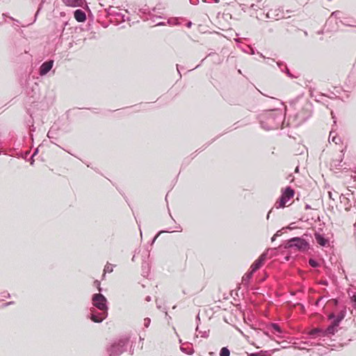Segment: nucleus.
Wrapping results in <instances>:
<instances>
[{
    "label": "nucleus",
    "mask_w": 356,
    "mask_h": 356,
    "mask_svg": "<svg viewBox=\"0 0 356 356\" xmlns=\"http://www.w3.org/2000/svg\"><path fill=\"white\" fill-rule=\"evenodd\" d=\"M295 195L294 191L291 187H286L282 193V195L279 200H277L275 207L277 209L284 208L287 205H290L289 200L293 197Z\"/></svg>",
    "instance_id": "obj_1"
},
{
    "label": "nucleus",
    "mask_w": 356,
    "mask_h": 356,
    "mask_svg": "<svg viewBox=\"0 0 356 356\" xmlns=\"http://www.w3.org/2000/svg\"><path fill=\"white\" fill-rule=\"evenodd\" d=\"M309 246L308 243L305 240L299 237H294L289 239L286 245V248L296 249L299 251H305L307 250Z\"/></svg>",
    "instance_id": "obj_2"
},
{
    "label": "nucleus",
    "mask_w": 356,
    "mask_h": 356,
    "mask_svg": "<svg viewBox=\"0 0 356 356\" xmlns=\"http://www.w3.org/2000/svg\"><path fill=\"white\" fill-rule=\"evenodd\" d=\"M106 299L105 297L100 294H95L92 298V303L93 305L97 307L99 309L102 311H105L107 307L106 305Z\"/></svg>",
    "instance_id": "obj_3"
},
{
    "label": "nucleus",
    "mask_w": 356,
    "mask_h": 356,
    "mask_svg": "<svg viewBox=\"0 0 356 356\" xmlns=\"http://www.w3.org/2000/svg\"><path fill=\"white\" fill-rule=\"evenodd\" d=\"M266 258V254H262L256 261H254V262L250 266L251 273H254L264 265Z\"/></svg>",
    "instance_id": "obj_4"
},
{
    "label": "nucleus",
    "mask_w": 356,
    "mask_h": 356,
    "mask_svg": "<svg viewBox=\"0 0 356 356\" xmlns=\"http://www.w3.org/2000/svg\"><path fill=\"white\" fill-rule=\"evenodd\" d=\"M53 64V60H49L42 63L40 67V74L42 76L47 74L52 68Z\"/></svg>",
    "instance_id": "obj_5"
},
{
    "label": "nucleus",
    "mask_w": 356,
    "mask_h": 356,
    "mask_svg": "<svg viewBox=\"0 0 356 356\" xmlns=\"http://www.w3.org/2000/svg\"><path fill=\"white\" fill-rule=\"evenodd\" d=\"M64 3L71 7H81L85 3V0H63Z\"/></svg>",
    "instance_id": "obj_6"
},
{
    "label": "nucleus",
    "mask_w": 356,
    "mask_h": 356,
    "mask_svg": "<svg viewBox=\"0 0 356 356\" xmlns=\"http://www.w3.org/2000/svg\"><path fill=\"white\" fill-rule=\"evenodd\" d=\"M75 19L79 22H83L86 19V13L81 10H76L74 13Z\"/></svg>",
    "instance_id": "obj_7"
},
{
    "label": "nucleus",
    "mask_w": 356,
    "mask_h": 356,
    "mask_svg": "<svg viewBox=\"0 0 356 356\" xmlns=\"http://www.w3.org/2000/svg\"><path fill=\"white\" fill-rule=\"evenodd\" d=\"M315 238L316 242L322 246H325L327 243V240L324 238V237L319 234H315Z\"/></svg>",
    "instance_id": "obj_8"
},
{
    "label": "nucleus",
    "mask_w": 356,
    "mask_h": 356,
    "mask_svg": "<svg viewBox=\"0 0 356 356\" xmlns=\"http://www.w3.org/2000/svg\"><path fill=\"white\" fill-rule=\"evenodd\" d=\"M104 314H105V312H104V313L101 314L100 316H96V315L92 314L91 316V320L95 323H100L105 318Z\"/></svg>",
    "instance_id": "obj_9"
},
{
    "label": "nucleus",
    "mask_w": 356,
    "mask_h": 356,
    "mask_svg": "<svg viewBox=\"0 0 356 356\" xmlns=\"http://www.w3.org/2000/svg\"><path fill=\"white\" fill-rule=\"evenodd\" d=\"M337 326L334 325L332 323L325 330L326 334H334V333L337 331Z\"/></svg>",
    "instance_id": "obj_10"
},
{
    "label": "nucleus",
    "mask_w": 356,
    "mask_h": 356,
    "mask_svg": "<svg viewBox=\"0 0 356 356\" xmlns=\"http://www.w3.org/2000/svg\"><path fill=\"white\" fill-rule=\"evenodd\" d=\"M248 356H271V355L268 351H260L256 353H250Z\"/></svg>",
    "instance_id": "obj_11"
},
{
    "label": "nucleus",
    "mask_w": 356,
    "mask_h": 356,
    "mask_svg": "<svg viewBox=\"0 0 356 356\" xmlns=\"http://www.w3.org/2000/svg\"><path fill=\"white\" fill-rule=\"evenodd\" d=\"M230 353L227 348L224 347L220 350V356H229Z\"/></svg>",
    "instance_id": "obj_12"
},
{
    "label": "nucleus",
    "mask_w": 356,
    "mask_h": 356,
    "mask_svg": "<svg viewBox=\"0 0 356 356\" xmlns=\"http://www.w3.org/2000/svg\"><path fill=\"white\" fill-rule=\"evenodd\" d=\"M309 264L311 266L314 267V268H316V267H318V263L317 261H316L315 260L312 259H310L309 260Z\"/></svg>",
    "instance_id": "obj_13"
},
{
    "label": "nucleus",
    "mask_w": 356,
    "mask_h": 356,
    "mask_svg": "<svg viewBox=\"0 0 356 356\" xmlns=\"http://www.w3.org/2000/svg\"><path fill=\"white\" fill-rule=\"evenodd\" d=\"M341 321V318H334L333 322H332V324H334V325L336 326H339V323Z\"/></svg>",
    "instance_id": "obj_14"
},
{
    "label": "nucleus",
    "mask_w": 356,
    "mask_h": 356,
    "mask_svg": "<svg viewBox=\"0 0 356 356\" xmlns=\"http://www.w3.org/2000/svg\"><path fill=\"white\" fill-rule=\"evenodd\" d=\"M334 318H335V316H334V314L333 313H332V314H330L329 315V318L330 319Z\"/></svg>",
    "instance_id": "obj_15"
},
{
    "label": "nucleus",
    "mask_w": 356,
    "mask_h": 356,
    "mask_svg": "<svg viewBox=\"0 0 356 356\" xmlns=\"http://www.w3.org/2000/svg\"><path fill=\"white\" fill-rule=\"evenodd\" d=\"M344 316H345V314H344V315H343V314H341V315H340V316H338L337 318H341V320H342V319L343 318V317H344Z\"/></svg>",
    "instance_id": "obj_16"
},
{
    "label": "nucleus",
    "mask_w": 356,
    "mask_h": 356,
    "mask_svg": "<svg viewBox=\"0 0 356 356\" xmlns=\"http://www.w3.org/2000/svg\"><path fill=\"white\" fill-rule=\"evenodd\" d=\"M252 275V273H251V272H250L248 275H247V277L249 278L251 277Z\"/></svg>",
    "instance_id": "obj_17"
},
{
    "label": "nucleus",
    "mask_w": 356,
    "mask_h": 356,
    "mask_svg": "<svg viewBox=\"0 0 356 356\" xmlns=\"http://www.w3.org/2000/svg\"><path fill=\"white\" fill-rule=\"evenodd\" d=\"M274 327H275V329H276V330H279V329H278V325H274Z\"/></svg>",
    "instance_id": "obj_18"
},
{
    "label": "nucleus",
    "mask_w": 356,
    "mask_h": 356,
    "mask_svg": "<svg viewBox=\"0 0 356 356\" xmlns=\"http://www.w3.org/2000/svg\"><path fill=\"white\" fill-rule=\"evenodd\" d=\"M106 270H109V269H110V267H109V266H106Z\"/></svg>",
    "instance_id": "obj_19"
}]
</instances>
